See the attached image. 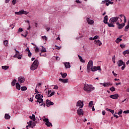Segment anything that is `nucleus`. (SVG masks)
<instances>
[{
  "label": "nucleus",
  "instance_id": "nucleus-5",
  "mask_svg": "<svg viewBox=\"0 0 129 129\" xmlns=\"http://www.w3.org/2000/svg\"><path fill=\"white\" fill-rule=\"evenodd\" d=\"M119 19V17H112L110 19L109 22L110 23H112L113 24H114V23H116V22H117Z\"/></svg>",
  "mask_w": 129,
  "mask_h": 129
},
{
  "label": "nucleus",
  "instance_id": "nucleus-4",
  "mask_svg": "<svg viewBox=\"0 0 129 129\" xmlns=\"http://www.w3.org/2000/svg\"><path fill=\"white\" fill-rule=\"evenodd\" d=\"M93 66V61L92 60H90L88 63V65L87 67V72H88V73H89V72H90V70H91V68H92V67Z\"/></svg>",
  "mask_w": 129,
  "mask_h": 129
},
{
  "label": "nucleus",
  "instance_id": "nucleus-55",
  "mask_svg": "<svg viewBox=\"0 0 129 129\" xmlns=\"http://www.w3.org/2000/svg\"><path fill=\"white\" fill-rule=\"evenodd\" d=\"M123 113H125V114L129 113V110L124 111Z\"/></svg>",
  "mask_w": 129,
  "mask_h": 129
},
{
  "label": "nucleus",
  "instance_id": "nucleus-19",
  "mask_svg": "<svg viewBox=\"0 0 129 129\" xmlns=\"http://www.w3.org/2000/svg\"><path fill=\"white\" fill-rule=\"evenodd\" d=\"M100 84H102L103 86H104V87H107V86H109L110 85L112 86V84H110L109 83H100Z\"/></svg>",
  "mask_w": 129,
  "mask_h": 129
},
{
  "label": "nucleus",
  "instance_id": "nucleus-57",
  "mask_svg": "<svg viewBox=\"0 0 129 129\" xmlns=\"http://www.w3.org/2000/svg\"><path fill=\"white\" fill-rule=\"evenodd\" d=\"M76 2H77V4H81V2L79 0H76Z\"/></svg>",
  "mask_w": 129,
  "mask_h": 129
},
{
  "label": "nucleus",
  "instance_id": "nucleus-48",
  "mask_svg": "<svg viewBox=\"0 0 129 129\" xmlns=\"http://www.w3.org/2000/svg\"><path fill=\"white\" fill-rule=\"evenodd\" d=\"M124 68H125V63H124L123 64V66L121 67V70H124Z\"/></svg>",
  "mask_w": 129,
  "mask_h": 129
},
{
  "label": "nucleus",
  "instance_id": "nucleus-9",
  "mask_svg": "<svg viewBox=\"0 0 129 129\" xmlns=\"http://www.w3.org/2000/svg\"><path fill=\"white\" fill-rule=\"evenodd\" d=\"M77 106L80 107L79 108H82L83 107V106L84 105V104H83V101H81V100H79L77 102Z\"/></svg>",
  "mask_w": 129,
  "mask_h": 129
},
{
  "label": "nucleus",
  "instance_id": "nucleus-12",
  "mask_svg": "<svg viewBox=\"0 0 129 129\" xmlns=\"http://www.w3.org/2000/svg\"><path fill=\"white\" fill-rule=\"evenodd\" d=\"M25 80H26V79L24 77H19L18 78V81L21 84L24 83L25 82Z\"/></svg>",
  "mask_w": 129,
  "mask_h": 129
},
{
  "label": "nucleus",
  "instance_id": "nucleus-45",
  "mask_svg": "<svg viewBox=\"0 0 129 129\" xmlns=\"http://www.w3.org/2000/svg\"><path fill=\"white\" fill-rule=\"evenodd\" d=\"M112 61L113 63H115V55H114V56L112 57Z\"/></svg>",
  "mask_w": 129,
  "mask_h": 129
},
{
  "label": "nucleus",
  "instance_id": "nucleus-49",
  "mask_svg": "<svg viewBox=\"0 0 129 129\" xmlns=\"http://www.w3.org/2000/svg\"><path fill=\"white\" fill-rule=\"evenodd\" d=\"M23 31V28H19V29H18V33H20L21 32H22Z\"/></svg>",
  "mask_w": 129,
  "mask_h": 129
},
{
  "label": "nucleus",
  "instance_id": "nucleus-17",
  "mask_svg": "<svg viewBox=\"0 0 129 129\" xmlns=\"http://www.w3.org/2000/svg\"><path fill=\"white\" fill-rule=\"evenodd\" d=\"M94 43L96 45H98V46H101L102 45V43L99 40H95Z\"/></svg>",
  "mask_w": 129,
  "mask_h": 129
},
{
  "label": "nucleus",
  "instance_id": "nucleus-64",
  "mask_svg": "<svg viewBox=\"0 0 129 129\" xmlns=\"http://www.w3.org/2000/svg\"><path fill=\"white\" fill-rule=\"evenodd\" d=\"M102 115H105V111H102Z\"/></svg>",
  "mask_w": 129,
  "mask_h": 129
},
{
  "label": "nucleus",
  "instance_id": "nucleus-37",
  "mask_svg": "<svg viewBox=\"0 0 129 129\" xmlns=\"http://www.w3.org/2000/svg\"><path fill=\"white\" fill-rule=\"evenodd\" d=\"M126 54H129V49L126 50L123 52V55H126Z\"/></svg>",
  "mask_w": 129,
  "mask_h": 129
},
{
  "label": "nucleus",
  "instance_id": "nucleus-59",
  "mask_svg": "<svg viewBox=\"0 0 129 129\" xmlns=\"http://www.w3.org/2000/svg\"><path fill=\"white\" fill-rule=\"evenodd\" d=\"M25 22L26 23H27V24H28V26H30V21L29 20H27Z\"/></svg>",
  "mask_w": 129,
  "mask_h": 129
},
{
  "label": "nucleus",
  "instance_id": "nucleus-36",
  "mask_svg": "<svg viewBox=\"0 0 129 129\" xmlns=\"http://www.w3.org/2000/svg\"><path fill=\"white\" fill-rule=\"evenodd\" d=\"M119 17H120V18H122V17H123L124 23L126 22V18H125V16L124 15H120Z\"/></svg>",
  "mask_w": 129,
  "mask_h": 129
},
{
  "label": "nucleus",
  "instance_id": "nucleus-22",
  "mask_svg": "<svg viewBox=\"0 0 129 129\" xmlns=\"http://www.w3.org/2000/svg\"><path fill=\"white\" fill-rule=\"evenodd\" d=\"M108 20V16H107V15H106L104 17V20H103V22H104V24H107Z\"/></svg>",
  "mask_w": 129,
  "mask_h": 129
},
{
  "label": "nucleus",
  "instance_id": "nucleus-53",
  "mask_svg": "<svg viewBox=\"0 0 129 129\" xmlns=\"http://www.w3.org/2000/svg\"><path fill=\"white\" fill-rule=\"evenodd\" d=\"M35 51V52H39V48L38 47H36Z\"/></svg>",
  "mask_w": 129,
  "mask_h": 129
},
{
  "label": "nucleus",
  "instance_id": "nucleus-56",
  "mask_svg": "<svg viewBox=\"0 0 129 129\" xmlns=\"http://www.w3.org/2000/svg\"><path fill=\"white\" fill-rule=\"evenodd\" d=\"M25 51H26V52H30V48H29V47H27V48L26 49Z\"/></svg>",
  "mask_w": 129,
  "mask_h": 129
},
{
  "label": "nucleus",
  "instance_id": "nucleus-13",
  "mask_svg": "<svg viewBox=\"0 0 129 129\" xmlns=\"http://www.w3.org/2000/svg\"><path fill=\"white\" fill-rule=\"evenodd\" d=\"M86 21L89 25H93L94 21L89 18H87Z\"/></svg>",
  "mask_w": 129,
  "mask_h": 129
},
{
  "label": "nucleus",
  "instance_id": "nucleus-63",
  "mask_svg": "<svg viewBox=\"0 0 129 129\" xmlns=\"http://www.w3.org/2000/svg\"><path fill=\"white\" fill-rule=\"evenodd\" d=\"M114 117H116V118H118V116H117V115H115V114H114Z\"/></svg>",
  "mask_w": 129,
  "mask_h": 129
},
{
  "label": "nucleus",
  "instance_id": "nucleus-54",
  "mask_svg": "<svg viewBox=\"0 0 129 129\" xmlns=\"http://www.w3.org/2000/svg\"><path fill=\"white\" fill-rule=\"evenodd\" d=\"M120 47H121L122 48V49H123V48H125V45H123V44H120Z\"/></svg>",
  "mask_w": 129,
  "mask_h": 129
},
{
  "label": "nucleus",
  "instance_id": "nucleus-41",
  "mask_svg": "<svg viewBox=\"0 0 129 129\" xmlns=\"http://www.w3.org/2000/svg\"><path fill=\"white\" fill-rule=\"evenodd\" d=\"M27 123H29L28 125L29 127H31V126H32V121H30L29 122H28Z\"/></svg>",
  "mask_w": 129,
  "mask_h": 129
},
{
  "label": "nucleus",
  "instance_id": "nucleus-27",
  "mask_svg": "<svg viewBox=\"0 0 129 129\" xmlns=\"http://www.w3.org/2000/svg\"><path fill=\"white\" fill-rule=\"evenodd\" d=\"M78 57L81 62H82V63H85V60H84L83 58H82V57H81V56L78 55Z\"/></svg>",
  "mask_w": 129,
  "mask_h": 129
},
{
  "label": "nucleus",
  "instance_id": "nucleus-29",
  "mask_svg": "<svg viewBox=\"0 0 129 129\" xmlns=\"http://www.w3.org/2000/svg\"><path fill=\"white\" fill-rule=\"evenodd\" d=\"M2 69H4V70H8L9 68H10V67L8 66H4L2 67Z\"/></svg>",
  "mask_w": 129,
  "mask_h": 129
},
{
  "label": "nucleus",
  "instance_id": "nucleus-61",
  "mask_svg": "<svg viewBox=\"0 0 129 129\" xmlns=\"http://www.w3.org/2000/svg\"><path fill=\"white\" fill-rule=\"evenodd\" d=\"M108 2H109V5H113V2H111L109 1V0H108Z\"/></svg>",
  "mask_w": 129,
  "mask_h": 129
},
{
  "label": "nucleus",
  "instance_id": "nucleus-44",
  "mask_svg": "<svg viewBox=\"0 0 129 129\" xmlns=\"http://www.w3.org/2000/svg\"><path fill=\"white\" fill-rule=\"evenodd\" d=\"M28 57H29V58H31V57H32V53L30 51H28Z\"/></svg>",
  "mask_w": 129,
  "mask_h": 129
},
{
  "label": "nucleus",
  "instance_id": "nucleus-2",
  "mask_svg": "<svg viewBox=\"0 0 129 129\" xmlns=\"http://www.w3.org/2000/svg\"><path fill=\"white\" fill-rule=\"evenodd\" d=\"M94 89L95 88L91 85L86 84L84 86V90L85 91H86V92H88V93H90V92H91V91H93Z\"/></svg>",
  "mask_w": 129,
  "mask_h": 129
},
{
  "label": "nucleus",
  "instance_id": "nucleus-21",
  "mask_svg": "<svg viewBox=\"0 0 129 129\" xmlns=\"http://www.w3.org/2000/svg\"><path fill=\"white\" fill-rule=\"evenodd\" d=\"M64 65L67 69L71 67V66L70 65V62H64Z\"/></svg>",
  "mask_w": 129,
  "mask_h": 129
},
{
  "label": "nucleus",
  "instance_id": "nucleus-20",
  "mask_svg": "<svg viewBox=\"0 0 129 129\" xmlns=\"http://www.w3.org/2000/svg\"><path fill=\"white\" fill-rule=\"evenodd\" d=\"M69 80L68 79H59V81H60L61 82H62V83H68Z\"/></svg>",
  "mask_w": 129,
  "mask_h": 129
},
{
  "label": "nucleus",
  "instance_id": "nucleus-60",
  "mask_svg": "<svg viewBox=\"0 0 129 129\" xmlns=\"http://www.w3.org/2000/svg\"><path fill=\"white\" fill-rule=\"evenodd\" d=\"M55 46L56 47V49L57 50H60V47H59V46H56V45H55Z\"/></svg>",
  "mask_w": 129,
  "mask_h": 129
},
{
  "label": "nucleus",
  "instance_id": "nucleus-35",
  "mask_svg": "<svg viewBox=\"0 0 129 129\" xmlns=\"http://www.w3.org/2000/svg\"><path fill=\"white\" fill-rule=\"evenodd\" d=\"M41 53H45L47 52V50H46V48H45L43 46H42V48L41 50Z\"/></svg>",
  "mask_w": 129,
  "mask_h": 129
},
{
  "label": "nucleus",
  "instance_id": "nucleus-28",
  "mask_svg": "<svg viewBox=\"0 0 129 129\" xmlns=\"http://www.w3.org/2000/svg\"><path fill=\"white\" fill-rule=\"evenodd\" d=\"M106 110L107 111H109L110 112H111V113H112V114H113V113H114V110L109 109L108 108H106Z\"/></svg>",
  "mask_w": 129,
  "mask_h": 129
},
{
  "label": "nucleus",
  "instance_id": "nucleus-6",
  "mask_svg": "<svg viewBox=\"0 0 129 129\" xmlns=\"http://www.w3.org/2000/svg\"><path fill=\"white\" fill-rule=\"evenodd\" d=\"M97 70H99L100 72L101 71V68H100V66L98 67H93L91 68V71L92 72H95V71H97Z\"/></svg>",
  "mask_w": 129,
  "mask_h": 129
},
{
  "label": "nucleus",
  "instance_id": "nucleus-34",
  "mask_svg": "<svg viewBox=\"0 0 129 129\" xmlns=\"http://www.w3.org/2000/svg\"><path fill=\"white\" fill-rule=\"evenodd\" d=\"M27 87L26 86H24V87H22L21 88V90H22V91H26V90H27Z\"/></svg>",
  "mask_w": 129,
  "mask_h": 129
},
{
  "label": "nucleus",
  "instance_id": "nucleus-18",
  "mask_svg": "<svg viewBox=\"0 0 129 129\" xmlns=\"http://www.w3.org/2000/svg\"><path fill=\"white\" fill-rule=\"evenodd\" d=\"M116 25L118 26V29H122L124 27V24H119V22H117Z\"/></svg>",
  "mask_w": 129,
  "mask_h": 129
},
{
  "label": "nucleus",
  "instance_id": "nucleus-33",
  "mask_svg": "<svg viewBox=\"0 0 129 129\" xmlns=\"http://www.w3.org/2000/svg\"><path fill=\"white\" fill-rule=\"evenodd\" d=\"M121 41H122V39H121V38H117L116 39L115 42L116 43H117V44H118V43H119V42H121Z\"/></svg>",
  "mask_w": 129,
  "mask_h": 129
},
{
  "label": "nucleus",
  "instance_id": "nucleus-24",
  "mask_svg": "<svg viewBox=\"0 0 129 129\" xmlns=\"http://www.w3.org/2000/svg\"><path fill=\"white\" fill-rule=\"evenodd\" d=\"M60 75H61V77L62 78H66V77H67V73H62V72H61L60 73Z\"/></svg>",
  "mask_w": 129,
  "mask_h": 129
},
{
  "label": "nucleus",
  "instance_id": "nucleus-32",
  "mask_svg": "<svg viewBox=\"0 0 129 129\" xmlns=\"http://www.w3.org/2000/svg\"><path fill=\"white\" fill-rule=\"evenodd\" d=\"M5 118H6V119H10L11 118V116H10L9 114H6L5 115Z\"/></svg>",
  "mask_w": 129,
  "mask_h": 129
},
{
  "label": "nucleus",
  "instance_id": "nucleus-16",
  "mask_svg": "<svg viewBox=\"0 0 129 129\" xmlns=\"http://www.w3.org/2000/svg\"><path fill=\"white\" fill-rule=\"evenodd\" d=\"M110 98H112V99H117L118 98V94L111 95L110 96Z\"/></svg>",
  "mask_w": 129,
  "mask_h": 129
},
{
  "label": "nucleus",
  "instance_id": "nucleus-51",
  "mask_svg": "<svg viewBox=\"0 0 129 129\" xmlns=\"http://www.w3.org/2000/svg\"><path fill=\"white\" fill-rule=\"evenodd\" d=\"M106 6H107V7H108L109 6V2L108 0H107V2H106Z\"/></svg>",
  "mask_w": 129,
  "mask_h": 129
},
{
  "label": "nucleus",
  "instance_id": "nucleus-46",
  "mask_svg": "<svg viewBox=\"0 0 129 129\" xmlns=\"http://www.w3.org/2000/svg\"><path fill=\"white\" fill-rule=\"evenodd\" d=\"M42 53H43V52H41V53L40 54V56H41L42 57H46V54H45V53H44V54H43Z\"/></svg>",
  "mask_w": 129,
  "mask_h": 129
},
{
  "label": "nucleus",
  "instance_id": "nucleus-31",
  "mask_svg": "<svg viewBox=\"0 0 129 129\" xmlns=\"http://www.w3.org/2000/svg\"><path fill=\"white\" fill-rule=\"evenodd\" d=\"M17 83V80L14 79L11 83V85L12 86H15L16 85V83Z\"/></svg>",
  "mask_w": 129,
  "mask_h": 129
},
{
  "label": "nucleus",
  "instance_id": "nucleus-14",
  "mask_svg": "<svg viewBox=\"0 0 129 129\" xmlns=\"http://www.w3.org/2000/svg\"><path fill=\"white\" fill-rule=\"evenodd\" d=\"M46 106H47L48 107H49V106H50V105H54V103H53V102H51V101H50L49 100H46Z\"/></svg>",
  "mask_w": 129,
  "mask_h": 129
},
{
  "label": "nucleus",
  "instance_id": "nucleus-10",
  "mask_svg": "<svg viewBox=\"0 0 129 129\" xmlns=\"http://www.w3.org/2000/svg\"><path fill=\"white\" fill-rule=\"evenodd\" d=\"M16 51V54L14 55V57H17L18 59H22V55L20 54V52L19 51H17V49H15Z\"/></svg>",
  "mask_w": 129,
  "mask_h": 129
},
{
  "label": "nucleus",
  "instance_id": "nucleus-50",
  "mask_svg": "<svg viewBox=\"0 0 129 129\" xmlns=\"http://www.w3.org/2000/svg\"><path fill=\"white\" fill-rule=\"evenodd\" d=\"M17 2V0H13L12 1V4L13 5H16V2Z\"/></svg>",
  "mask_w": 129,
  "mask_h": 129
},
{
  "label": "nucleus",
  "instance_id": "nucleus-62",
  "mask_svg": "<svg viewBox=\"0 0 129 129\" xmlns=\"http://www.w3.org/2000/svg\"><path fill=\"white\" fill-rule=\"evenodd\" d=\"M46 31H47V32H49V31H50V28L47 27V28H46Z\"/></svg>",
  "mask_w": 129,
  "mask_h": 129
},
{
  "label": "nucleus",
  "instance_id": "nucleus-23",
  "mask_svg": "<svg viewBox=\"0 0 129 129\" xmlns=\"http://www.w3.org/2000/svg\"><path fill=\"white\" fill-rule=\"evenodd\" d=\"M3 44L4 46H6V47H7V46H9V41H8V40H4L3 41Z\"/></svg>",
  "mask_w": 129,
  "mask_h": 129
},
{
  "label": "nucleus",
  "instance_id": "nucleus-8",
  "mask_svg": "<svg viewBox=\"0 0 129 129\" xmlns=\"http://www.w3.org/2000/svg\"><path fill=\"white\" fill-rule=\"evenodd\" d=\"M43 121H45V124L47 125V126H53L52 123L49 122V119L44 118L43 119Z\"/></svg>",
  "mask_w": 129,
  "mask_h": 129
},
{
  "label": "nucleus",
  "instance_id": "nucleus-38",
  "mask_svg": "<svg viewBox=\"0 0 129 129\" xmlns=\"http://www.w3.org/2000/svg\"><path fill=\"white\" fill-rule=\"evenodd\" d=\"M109 90L112 92H113V91H115V88H114V87H112L110 88Z\"/></svg>",
  "mask_w": 129,
  "mask_h": 129
},
{
  "label": "nucleus",
  "instance_id": "nucleus-7",
  "mask_svg": "<svg viewBox=\"0 0 129 129\" xmlns=\"http://www.w3.org/2000/svg\"><path fill=\"white\" fill-rule=\"evenodd\" d=\"M28 14H29V12H27V11H25L23 10L18 12H15V15H28Z\"/></svg>",
  "mask_w": 129,
  "mask_h": 129
},
{
  "label": "nucleus",
  "instance_id": "nucleus-3",
  "mask_svg": "<svg viewBox=\"0 0 129 129\" xmlns=\"http://www.w3.org/2000/svg\"><path fill=\"white\" fill-rule=\"evenodd\" d=\"M38 66H39V60L38 59H35L33 63L30 67L31 70H36L38 68Z\"/></svg>",
  "mask_w": 129,
  "mask_h": 129
},
{
  "label": "nucleus",
  "instance_id": "nucleus-25",
  "mask_svg": "<svg viewBox=\"0 0 129 129\" xmlns=\"http://www.w3.org/2000/svg\"><path fill=\"white\" fill-rule=\"evenodd\" d=\"M107 24L108 27H109V28H114V25H113V23H109L108 22H107Z\"/></svg>",
  "mask_w": 129,
  "mask_h": 129
},
{
  "label": "nucleus",
  "instance_id": "nucleus-40",
  "mask_svg": "<svg viewBox=\"0 0 129 129\" xmlns=\"http://www.w3.org/2000/svg\"><path fill=\"white\" fill-rule=\"evenodd\" d=\"M93 105V101H90L89 103V106H91V107H92Z\"/></svg>",
  "mask_w": 129,
  "mask_h": 129
},
{
  "label": "nucleus",
  "instance_id": "nucleus-15",
  "mask_svg": "<svg viewBox=\"0 0 129 129\" xmlns=\"http://www.w3.org/2000/svg\"><path fill=\"white\" fill-rule=\"evenodd\" d=\"M117 64L118 67H120L122 66V65H123L124 64H125V63H124V62H123V61H122L121 60H119L117 62Z\"/></svg>",
  "mask_w": 129,
  "mask_h": 129
},
{
  "label": "nucleus",
  "instance_id": "nucleus-39",
  "mask_svg": "<svg viewBox=\"0 0 129 129\" xmlns=\"http://www.w3.org/2000/svg\"><path fill=\"white\" fill-rule=\"evenodd\" d=\"M41 38L43 39V40H45V41H47V40H48V38H47L46 36H43L41 37Z\"/></svg>",
  "mask_w": 129,
  "mask_h": 129
},
{
  "label": "nucleus",
  "instance_id": "nucleus-26",
  "mask_svg": "<svg viewBox=\"0 0 129 129\" xmlns=\"http://www.w3.org/2000/svg\"><path fill=\"white\" fill-rule=\"evenodd\" d=\"M16 89H18V90H20V89H21V85L19 83H16Z\"/></svg>",
  "mask_w": 129,
  "mask_h": 129
},
{
  "label": "nucleus",
  "instance_id": "nucleus-1",
  "mask_svg": "<svg viewBox=\"0 0 129 129\" xmlns=\"http://www.w3.org/2000/svg\"><path fill=\"white\" fill-rule=\"evenodd\" d=\"M43 95H41L40 94H37L35 95V98L37 99L36 102H37V104L39 105V106H43Z\"/></svg>",
  "mask_w": 129,
  "mask_h": 129
},
{
  "label": "nucleus",
  "instance_id": "nucleus-30",
  "mask_svg": "<svg viewBox=\"0 0 129 129\" xmlns=\"http://www.w3.org/2000/svg\"><path fill=\"white\" fill-rule=\"evenodd\" d=\"M29 117L31 119H33V121H36V117L34 114H32V116H30Z\"/></svg>",
  "mask_w": 129,
  "mask_h": 129
},
{
  "label": "nucleus",
  "instance_id": "nucleus-42",
  "mask_svg": "<svg viewBox=\"0 0 129 129\" xmlns=\"http://www.w3.org/2000/svg\"><path fill=\"white\" fill-rule=\"evenodd\" d=\"M122 113V110L119 109L118 111V112L117 113V114H118L119 115H120V114H121Z\"/></svg>",
  "mask_w": 129,
  "mask_h": 129
},
{
  "label": "nucleus",
  "instance_id": "nucleus-58",
  "mask_svg": "<svg viewBox=\"0 0 129 129\" xmlns=\"http://www.w3.org/2000/svg\"><path fill=\"white\" fill-rule=\"evenodd\" d=\"M106 2H107V0H105L102 1L101 4H105V3H106Z\"/></svg>",
  "mask_w": 129,
  "mask_h": 129
},
{
  "label": "nucleus",
  "instance_id": "nucleus-11",
  "mask_svg": "<svg viewBox=\"0 0 129 129\" xmlns=\"http://www.w3.org/2000/svg\"><path fill=\"white\" fill-rule=\"evenodd\" d=\"M77 113L78 115H84V113H83V109H81V108H79L77 110Z\"/></svg>",
  "mask_w": 129,
  "mask_h": 129
},
{
  "label": "nucleus",
  "instance_id": "nucleus-43",
  "mask_svg": "<svg viewBox=\"0 0 129 129\" xmlns=\"http://www.w3.org/2000/svg\"><path fill=\"white\" fill-rule=\"evenodd\" d=\"M54 94H55V92H51V94H50L48 96V97H51V96H53Z\"/></svg>",
  "mask_w": 129,
  "mask_h": 129
},
{
  "label": "nucleus",
  "instance_id": "nucleus-52",
  "mask_svg": "<svg viewBox=\"0 0 129 129\" xmlns=\"http://www.w3.org/2000/svg\"><path fill=\"white\" fill-rule=\"evenodd\" d=\"M58 88H59V87H58V86H57V85H54V86L53 89H58Z\"/></svg>",
  "mask_w": 129,
  "mask_h": 129
},
{
  "label": "nucleus",
  "instance_id": "nucleus-47",
  "mask_svg": "<svg viewBox=\"0 0 129 129\" xmlns=\"http://www.w3.org/2000/svg\"><path fill=\"white\" fill-rule=\"evenodd\" d=\"M112 73L115 77H116L117 76V74H116L115 73H114V71H112Z\"/></svg>",
  "mask_w": 129,
  "mask_h": 129
}]
</instances>
